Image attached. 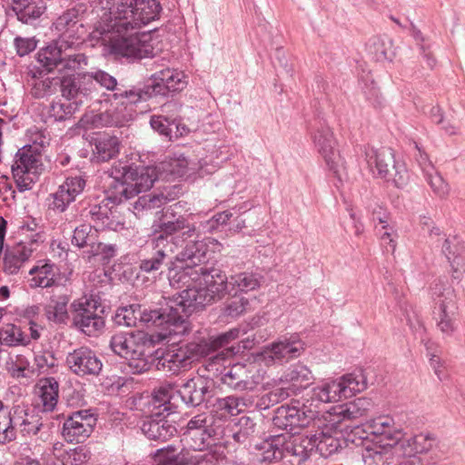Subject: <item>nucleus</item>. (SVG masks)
<instances>
[{
    "label": "nucleus",
    "mask_w": 465,
    "mask_h": 465,
    "mask_svg": "<svg viewBox=\"0 0 465 465\" xmlns=\"http://www.w3.org/2000/svg\"><path fill=\"white\" fill-rule=\"evenodd\" d=\"M197 232L194 223L184 214H176L167 208L158 223L153 224V232L141 254L139 268L152 273L167 269L175 262L173 254L178 246Z\"/></svg>",
    "instance_id": "f257e3e1"
},
{
    "label": "nucleus",
    "mask_w": 465,
    "mask_h": 465,
    "mask_svg": "<svg viewBox=\"0 0 465 465\" xmlns=\"http://www.w3.org/2000/svg\"><path fill=\"white\" fill-rule=\"evenodd\" d=\"M201 278H203L204 286L198 289L183 290L177 296H173L175 301V306L179 324L176 325L177 331L188 333L190 323L189 315L195 310L202 309L206 305L221 300L226 294L231 295L229 288V277L225 272L215 267H201Z\"/></svg>",
    "instance_id": "f03ea898"
},
{
    "label": "nucleus",
    "mask_w": 465,
    "mask_h": 465,
    "mask_svg": "<svg viewBox=\"0 0 465 465\" xmlns=\"http://www.w3.org/2000/svg\"><path fill=\"white\" fill-rule=\"evenodd\" d=\"M238 330H230L217 336L202 338L179 346H172L160 352L156 351L154 365L157 371L167 375L178 374L182 370H186L191 363L202 357H207L217 348L228 344L230 340L237 337Z\"/></svg>",
    "instance_id": "7ed1b4c3"
},
{
    "label": "nucleus",
    "mask_w": 465,
    "mask_h": 465,
    "mask_svg": "<svg viewBox=\"0 0 465 465\" xmlns=\"http://www.w3.org/2000/svg\"><path fill=\"white\" fill-rule=\"evenodd\" d=\"M175 301L173 298L165 299L164 304L159 309L147 310L142 309L140 304H131L120 307L113 316V322L117 326L135 327L138 322H143L147 325L159 327L161 331L158 335L161 340L171 341L173 336H182L184 332H180L176 329L179 324L176 316Z\"/></svg>",
    "instance_id": "20e7f679"
},
{
    "label": "nucleus",
    "mask_w": 465,
    "mask_h": 465,
    "mask_svg": "<svg viewBox=\"0 0 465 465\" xmlns=\"http://www.w3.org/2000/svg\"><path fill=\"white\" fill-rule=\"evenodd\" d=\"M161 11L157 0H115L109 7L107 29L136 31L158 19Z\"/></svg>",
    "instance_id": "39448f33"
},
{
    "label": "nucleus",
    "mask_w": 465,
    "mask_h": 465,
    "mask_svg": "<svg viewBox=\"0 0 465 465\" xmlns=\"http://www.w3.org/2000/svg\"><path fill=\"white\" fill-rule=\"evenodd\" d=\"M110 176L113 179L110 187L118 191L125 201L150 190L157 180V171L154 166L118 162L110 169Z\"/></svg>",
    "instance_id": "423d86ee"
},
{
    "label": "nucleus",
    "mask_w": 465,
    "mask_h": 465,
    "mask_svg": "<svg viewBox=\"0 0 465 465\" xmlns=\"http://www.w3.org/2000/svg\"><path fill=\"white\" fill-rule=\"evenodd\" d=\"M145 341L146 335L143 331H120L111 337L110 348L116 355L128 361V367L133 374H142L151 367L145 358Z\"/></svg>",
    "instance_id": "0eeeda50"
},
{
    "label": "nucleus",
    "mask_w": 465,
    "mask_h": 465,
    "mask_svg": "<svg viewBox=\"0 0 465 465\" xmlns=\"http://www.w3.org/2000/svg\"><path fill=\"white\" fill-rule=\"evenodd\" d=\"M366 161L373 173L388 182L391 181L397 188L408 184L410 174L406 165L395 159L391 148L371 149L366 152Z\"/></svg>",
    "instance_id": "6e6552de"
},
{
    "label": "nucleus",
    "mask_w": 465,
    "mask_h": 465,
    "mask_svg": "<svg viewBox=\"0 0 465 465\" xmlns=\"http://www.w3.org/2000/svg\"><path fill=\"white\" fill-rule=\"evenodd\" d=\"M311 138L318 153L323 158L329 170L341 181L345 173V161L337 150V141L330 126L320 122L311 132Z\"/></svg>",
    "instance_id": "1a4fd4ad"
},
{
    "label": "nucleus",
    "mask_w": 465,
    "mask_h": 465,
    "mask_svg": "<svg viewBox=\"0 0 465 465\" xmlns=\"http://www.w3.org/2000/svg\"><path fill=\"white\" fill-rule=\"evenodd\" d=\"M87 76L90 78L92 84H99L102 88L111 91L112 94H108V100L117 105H122L125 109L128 106L136 105L139 104V84L134 85H126L123 82H118L117 79L104 70H96L94 72H87Z\"/></svg>",
    "instance_id": "9d476101"
},
{
    "label": "nucleus",
    "mask_w": 465,
    "mask_h": 465,
    "mask_svg": "<svg viewBox=\"0 0 465 465\" xmlns=\"http://www.w3.org/2000/svg\"><path fill=\"white\" fill-rule=\"evenodd\" d=\"M151 79L152 84H139V104L158 95L166 96L169 93L182 91L186 86L184 74L174 69H163L153 74Z\"/></svg>",
    "instance_id": "9b49d317"
},
{
    "label": "nucleus",
    "mask_w": 465,
    "mask_h": 465,
    "mask_svg": "<svg viewBox=\"0 0 465 465\" xmlns=\"http://www.w3.org/2000/svg\"><path fill=\"white\" fill-rule=\"evenodd\" d=\"M433 293H438L435 299L433 319L439 330L450 336L458 326V306L455 292L451 287L441 288L436 284L433 288Z\"/></svg>",
    "instance_id": "f8f14e48"
},
{
    "label": "nucleus",
    "mask_w": 465,
    "mask_h": 465,
    "mask_svg": "<svg viewBox=\"0 0 465 465\" xmlns=\"http://www.w3.org/2000/svg\"><path fill=\"white\" fill-rule=\"evenodd\" d=\"M220 380L236 391H252L263 381V371L254 364L235 363L223 368Z\"/></svg>",
    "instance_id": "ddd939ff"
},
{
    "label": "nucleus",
    "mask_w": 465,
    "mask_h": 465,
    "mask_svg": "<svg viewBox=\"0 0 465 465\" xmlns=\"http://www.w3.org/2000/svg\"><path fill=\"white\" fill-rule=\"evenodd\" d=\"M175 395L187 407L207 404L215 395V382L209 377L197 375L182 383Z\"/></svg>",
    "instance_id": "4468645a"
},
{
    "label": "nucleus",
    "mask_w": 465,
    "mask_h": 465,
    "mask_svg": "<svg viewBox=\"0 0 465 465\" xmlns=\"http://www.w3.org/2000/svg\"><path fill=\"white\" fill-rule=\"evenodd\" d=\"M318 411L308 408L305 404L298 406L282 405L276 409L272 418L275 428L285 430L289 437L299 433V430L307 426L316 416Z\"/></svg>",
    "instance_id": "2eb2a0df"
},
{
    "label": "nucleus",
    "mask_w": 465,
    "mask_h": 465,
    "mask_svg": "<svg viewBox=\"0 0 465 465\" xmlns=\"http://www.w3.org/2000/svg\"><path fill=\"white\" fill-rule=\"evenodd\" d=\"M103 23L104 25L102 27L103 32L110 33L111 48L112 52L115 54H119L124 57L138 58L147 56L148 49L147 46L141 39V36L137 32L134 31H124L117 32L115 30H108L107 23L108 16L103 17Z\"/></svg>",
    "instance_id": "dca6fc26"
},
{
    "label": "nucleus",
    "mask_w": 465,
    "mask_h": 465,
    "mask_svg": "<svg viewBox=\"0 0 465 465\" xmlns=\"http://www.w3.org/2000/svg\"><path fill=\"white\" fill-rule=\"evenodd\" d=\"M96 421L91 409L74 411L64 420L62 435L67 442H84L93 433Z\"/></svg>",
    "instance_id": "f3484780"
},
{
    "label": "nucleus",
    "mask_w": 465,
    "mask_h": 465,
    "mask_svg": "<svg viewBox=\"0 0 465 465\" xmlns=\"http://www.w3.org/2000/svg\"><path fill=\"white\" fill-rule=\"evenodd\" d=\"M86 12L84 4H77L74 6L64 11L53 23V29L65 42H74L81 39L85 34L83 24V16Z\"/></svg>",
    "instance_id": "a211bd4d"
},
{
    "label": "nucleus",
    "mask_w": 465,
    "mask_h": 465,
    "mask_svg": "<svg viewBox=\"0 0 465 465\" xmlns=\"http://www.w3.org/2000/svg\"><path fill=\"white\" fill-rule=\"evenodd\" d=\"M59 82L62 96L70 101L69 104L76 105L77 109L87 102L95 91L87 73L66 75L59 78Z\"/></svg>",
    "instance_id": "6ab92c4d"
},
{
    "label": "nucleus",
    "mask_w": 465,
    "mask_h": 465,
    "mask_svg": "<svg viewBox=\"0 0 465 465\" xmlns=\"http://www.w3.org/2000/svg\"><path fill=\"white\" fill-rule=\"evenodd\" d=\"M86 187V180L82 175H70L65 178L57 190L50 194L53 199L50 209L57 213H64L69 205L76 200Z\"/></svg>",
    "instance_id": "aec40b11"
},
{
    "label": "nucleus",
    "mask_w": 465,
    "mask_h": 465,
    "mask_svg": "<svg viewBox=\"0 0 465 465\" xmlns=\"http://www.w3.org/2000/svg\"><path fill=\"white\" fill-rule=\"evenodd\" d=\"M170 415L160 411H152L143 420V433L153 440L166 441L177 434L175 421L169 419Z\"/></svg>",
    "instance_id": "412c9836"
},
{
    "label": "nucleus",
    "mask_w": 465,
    "mask_h": 465,
    "mask_svg": "<svg viewBox=\"0 0 465 465\" xmlns=\"http://www.w3.org/2000/svg\"><path fill=\"white\" fill-rule=\"evenodd\" d=\"M305 343L298 334L282 336L268 345L264 351L267 358L279 363L288 362L296 359L304 351Z\"/></svg>",
    "instance_id": "4be33fe9"
},
{
    "label": "nucleus",
    "mask_w": 465,
    "mask_h": 465,
    "mask_svg": "<svg viewBox=\"0 0 465 465\" xmlns=\"http://www.w3.org/2000/svg\"><path fill=\"white\" fill-rule=\"evenodd\" d=\"M69 369L78 376H96L103 368L102 361L94 351L86 347H81L70 352L66 357Z\"/></svg>",
    "instance_id": "5701e85b"
},
{
    "label": "nucleus",
    "mask_w": 465,
    "mask_h": 465,
    "mask_svg": "<svg viewBox=\"0 0 465 465\" xmlns=\"http://www.w3.org/2000/svg\"><path fill=\"white\" fill-rule=\"evenodd\" d=\"M191 239L189 238L178 246L183 248L178 253L173 254V261L193 268L207 267L205 264L209 251L207 243L196 238Z\"/></svg>",
    "instance_id": "b1692460"
},
{
    "label": "nucleus",
    "mask_w": 465,
    "mask_h": 465,
    "mask_svg": "<svg viewBox=\"0 0 465 465\" xmlns=\"http://www.w3.org/2000/svg\"><path fill=\"white\" fill-rule=\"evenodd\" d=\"M437 445V438L430 432L403 438L398 440L395 450L401 451L405 457H416L419 454H425L430 451Z\"/></svg>",
    "instance_id": "393cba45"
},
{
    "label": "nucleus",
    "mask_w": 465,
    "mask_h": 465,
    "mask_svg": "<svg viewBox=\"0 0 465 465\" xmlns=\"http://www.w3.org/2000/svg\"><path fill=\"white\" fill-rule=\"evenodd\" d=\"M37 241L20 242L6 249L3 260L4 271L8 274L17 273L22 265L28 261L36 250Z\"/></svg>",
    "instance_id": "a878e982"
},
{
    "label": "nucleus",
    "mask_w": 465,
    "mask_h": 465,
    "mask_svg": "<svg viewBox=\"0 0 465 465\" xmlns=\"http://www.w3.org/2000/svg\"><path fill=\"white\" fill-rule=\"evenodd\" d=\"M41 154L31 145L20 148L12 165L14 177L20 174H36L42 170Z\"/></svg>",
    "instance_id": "bb28decb"
},
{
    "label": "nucleus",
    "mask_w": 465,
    "mask_h": 465,
    "mask_svg": "<svg viewBox=\"0 0 465 465\" xmlns=\"http://www.w3.org/2000/svg\"><path fill=\"white\" fill-rule=\"evenodd\" d=\"M74 42H65L58 38L37 53V62L48 72L58 69L61 64L63 53L69 51L74 45Z\"/></svg>",
    "instance_id": "cd10ccee"
},
{
    "label": "nucleus",
    "mask_w": 465,
    "mask_h": 465,
    "mask_svg": "<svg viewBox=\"0 0 465 465\" xmlns=\"http://www.w3.org/2000/svg\"><path fill=\"white\" fill-rule=\"evenodd\" d=\"M167 271V276L172 287L176 289L184 287V290L199 288L194 286V284L201 280V273L199 272L202 271L201 267L193 268L185 264L178 267L176 262H174Z\"/></svg>",
    "instance_id": "c85d7f7f"
},
{
    "label": "nucleus",
    "mask_w": 465,
    "mask_h": 465,
    "mask_svg": "<svg viewBox=\"0 0 465 465\" xmlns=\"http://www.w3.org/2000/svg\"><path fill=\"white\" fill-rule=\"evenodd\" d=\"M442 252L450 263L452 277L459 279L465 271V247L462 242L457 236L446 238Z\"/></svg>",
    "instance_id": "c756f323"
},
{
    "label": "nucleus",
    "mask_w": 465,
    "mask_h": 465,
    "mask_svg": "<svg viewBox=\"0 0 465 465\" xmlns=\"http://www.w3.org/2000/svg\"><path fill=\"white\" fill-rule=\"evenodd\" d=\"M177 390L171 384L160 386L152 394V411H160L166 415L173 414L178 409Z\"/></svg>",
    "instance_id": "7c9ffc66"
},
{
    "label": "nucleus",
    "mask_w": 465,
    "mask_h": 465,
    "mask_svg": "<svg viewBox=\"0 0 465 465\" xmlns=\"http://www.w3.org/2000/svg\"><path fill=\"white\" fill-rule=\"evenodd\" d=\"M312 447L323 458H330L334 454L340 453L348 444L346 440L341 435H333L331 433L321 431L312 434Z\"/></svg>",
    "instance_id": "2f4dec72"
},
{
    "label": "nucleus",
    "mask_w": 465,
    "mask_h": 465,
    "mask_svg": "<svg viewBox=\"0 0 465 465\" xmlns=\"http://www.w3.org/2000/svg\"><path fill=\"white\" fill-rule=\"evenodd\" d=\"M58 273L59 270L54 262L49 260H40L29 271V274L32 276L30 286L32 288L52 287L55 284Z\"/></svg>",
    "instance_id": "473e14b6"
},
{
    "label": "nucleus",
    "mask_w": 465,
    "mask_h": 465,
    "mask_svg": "<svg viewBox=\"0 0 465 465\" xmlns=\"http://www.w3.org/2000/svg\"><path fill=\"white\" fill-rule=\"evenodd\" d=\"M153 457L155 465H198L201 460L200 458L191 456L183 450L178 452L173 444L156 450Z\"/></svg>",
    "instance_id": "72a5a7b5"
},
{
    "label": "nucleus",
    "mask_w": 465,
    "mask_h": 465,
    "mask_svg": "<svg viewBox=\"0 0 465 465\" xmlns=\"http://www.w3.org/2000/svg\"><path fill=\"white\" fill-rule=\"evenodd\" d=\"M124 199L119 193L118 191L114 190L110 194L105 196L101 202L90 204L88 207L84 209V215L89 218L94 223V226L97 227L104 218H106L107 214H113V205L121 203Z\"/></svg>",
    "instance_id": "f704fd0d"
},
{
    "label": "nucleus",
    "mask_w": 465,
    "mask_h": 465,
    "mask_svg": "<svg viewBox=\"0 0 465 465\" xmlns=\"http://www.w3.org/2000/svg\"><path fill=\"white\" fill-rule=\"evenodd\" d=\"M341 399H347L367 388V377L362 370H357L335 380Z\"/></svg>",
    "instance_id": "c9c22d12"
},
{
    "label": "nucleus",
    "mask_w": 465,
    "mask_h": 465,
    "mask_svg": "<svg viewBox=\"0 0 465 465\" xmlns=\"http://www.w3.org/2000/svg\"><path fill=\"white\" fill-rule=\"evenodd\" d=\"M262 276L252 272H242L232 274L229 277V288L231 295H237L240 292H249L257 290L262 283Z\"/></svg>",
    "instance_id": "e433bc0d"
},
{
    "label": "nucleus",
    "mask_w": 465,
    "mask_h": 465,
    "mask_svg": "<svg viewBox=\"0 0 465 465\" xmlns=\"http://www.w3.org/2000/svg\"><path fill=\"white\" fill-rule=\"evenodd\" d=\"M371 433L383 436L386 440L391 441L387 445L396 446L402 436V430L394 427V421L391 417H379L370 423Z\"/></svg>",
    "instance_id": "4c0bfd02"
},
{
    "label": "nucleus",
    "mask_w": 465,
    "mask_h": 465,
    "mask_svg": "<svg viewBox=\"0 0 465 465\" xmlns=\"http://www.w3.org/2000/svg\"><path fill=\"white\" fill-rule=\"evenodd\" d=\"M371 406L372 404L370 399L361 397L344 405H341L337 414L342 420H357L366 417Z\"/></svg>",
    "instance_id": "58836bf2"
},
{
    "label": "nucleus",
    "mask_w": 465,
    "mask_h": 465,
    "mask_svg": "<svg viewBox=\"0 0 465 465\" xmlns=\"http://www.w3.org/2000/svg\"><path fill=\"white\" fill-rule=\"evenodd\" d=\"M119 140L115 136L103 134L95 138L94 154L98 162H107L119 153Z\"/></svg>",
    "instance_id": "ea45409f"
},
{
    "label": "nucleus",
    "mask_w": 465,
    "mask_h": 465,
    "mask_svg": "<svg viewBox=\"0 0 465 465\" xmlns=\"http://www.w3.org/2000/svg\"><path fill=\"white\" fill-rule=\"evenodd\" d=\"M313 449L312 435L295 438L292 441L287 442L284 446L286 454L294 457L298 463L307 460Z\"/></svg>",
    "instance_id": "a19ab883"
},
{
    "label": "nucleus",
    "mask_w": 465,
    "mask_h": 465,
    "mask_svg": "<svg viewBox=\"0 0 465 465\" xmlns=\"http://www.w3.org/2000/svg\"><path fill=\"white\" fill-rule=\"evenodd\" d=\"M59 384L54 377L40 381V401L44 411H52L57 404Z\"/></svg>",
    "instance_id": "79ce46f5"
},
{
    "label": "nucleus",
    "mask_w": 465,
    "mask_h": 465,
    "mask_svg": "<svg viewBox=\"0 0 465 465\" xmlns=\"http://www.w3.org/2000/svg\"><path fill=\"white\" fill-rule=\"evenodd\" d=\"M310 399L311 406L314 405L315 408H318L319 403L335 402L341 400L335 381L313 388Z\"/></svg>",
    "instance_id": "37998d69"
},
{
    "label": "nucleus",
    "mask_w": 465,
    "mask_h": 465,
    "mask_svg": "<svg viewBox=\"0 0 465 465\" xmlns=\"http://www.w3.org/2000/svg\"><path fill=\"white\" fill-rule=\"evenodd\" d=\"M314 380L312 371L304 364L297 363L291 366L283 375V380L294 387L306 388Z\"/></svg>",
    "instance_id": "c03bdc74"
},
{
    "label": "nucleus",
    "mask_w": 465,
    "mask_h": 465,
    "mask_svg": "<svg viewBox=\"0 0 465 465\" xmlns=\"http://www.w3.org/2000/svg\"><path fill=\"white\" fill-rule=\"evenodd\" d=\"M255 422L247 416H242L229 430L232 440L239 444H245L255 432Z\"/></svg>",
    "instance_id": "a18cd8bd"
},
{
    "label": "nucleus",
    "mask_w": 465,
    "mask_h": 465,
    "mask_svg": "<svg viewBox=\"0 0 465 465\" xmlns=\"http://www.w3.org/2000/svg\"><path fill=\"white\" fill-rule=\"evenodd\" d=\"M423 174L427 183L437 196L443 198L449 194V184L431 163H429L423 167Z\"/></svg>",
    "instance_id": "49530a36"
},
{
    "label": "nucleus",
    "mask_w": 465,
    "mask_h": 465,
    "mask_svg": "<svg viewBox=\"0 0 465 465\" xmlns=\"http://www.w3.org/2000/svg\"><path fill=\"white\" fill-rule=\"evenodd\" d=\"M188 216L190 217V222L192 223L196 224L195 223L192 222V219H193L192 215L189 214ZM232 216H233V213L229 210L217 213L212 218H210L204 222H201L199 226L195 225L197 228V232L192 238H193V237L198 238L200 232L206 233V232H213L214 231H217L221 226L225 225Z\"/></svg>",
    "instance_id": "de8ad7c7"
},
{
    "label": "nucleus",
    "mask_w": 465,
    "mask_h": 465,
    "mask_svg": "<svg viewBox=\"0 0 465 465\" xmlns=\"http://www.w3.org/2000/svg\"><path fill=\"white\" fill-rule=\"evenodd\" d=\"M73 322L85 316H93L104 312V307L94 299H82L72 303Z\"/></svg>",
    "instance_id": "09e8293b"
},
{
    "label": "nucleus",
    "mask_w": 465,
    "mask_h": 465,
    "mask_svg": "<svg viewBox=\"0 0 465 465\" xmlns=\"http://www.w3.org/2000/svg\"><path fill=\"white\" fill-rule=\"evenodd\" d=\"M215 435V430H185L183 440L188 448L193 450H203L208 447L210 440Z\"/></svg>",
    "instance_id": "8fccbe9b"
},
{
    "label": "nucleus",
    "mask_w": 465,
    "mask_h": 465,
    "mask_svg": "<svg viewBox=\"0 0 465 465\" xmlns=\"http://www.w3.org/2000/svg\"><path fill=\"white\" fill-rule=\"evenodd\" d=\"M368 49L377 61L392 59L391 41L388 37L371 38L368 44Z\"/></svg>",
    "instance_id": "3c124183"
},
{
    "label": "nucleus",
    "mask_w": 465,
    "mask_h": 465,
    "mask_svg": "<svg viewBox=\"0 0 465 465\" xmlns=\"http://www.w3.org/2000/svg\"><path fill=\"white\" fill-rule=\"evenodd\" d=\"M59 83L58 77L35 79L32 84L30 94L36 99L50 96L56 92Z\"/></svg>",
    "instance_id": "603ef678"
},
{
    "label": "nucleus",
    "mask_w": 465,
    "mask_h": 465,
    "mask_svg": "<svg viewBox=\"0 0 465 465\" xmlns=\"http://www.w3.org/2000/svg\"><path fill=\"white\" fill-rule=\"evenodd\" d=\"M249 305V300L243 296L233 295L222 309L221 315L226 320L236 319L242 315Z\"/></svg>",
    "instance_id": "864d4df0"
},
{
    "label": "nucleus",
    "mask_w": 465,
    "mask_h": 465,
    "mask_svg": "<svg viewBox=\"0 0 465 465\" xmlns=\"http://www.w3.org/2000/svg\"><path fill=\"white\" fill-rule=\"evenodd\" d=\"M97 229H94L90 224H81L77 226L73 234L72 243L79 248L90 246L96 239Z\"/></svg>",
    "instance_id": "5fc2aeb1"
},
{
    "label": "nucleus",
    "mask_w": 465,
    "mask_h": 465,
    "mask_svg": "<svg viewBox=\"0 0 465 465\" xmlns=\"http://www.w3.org/2000/svg\"><path fill=\"white\" fill-rule=\"evenodd\" d=\"M76 110V105L69 103L53 102L48 107L47 118L54 122H63L69 119Z\"/></svg>",
    "instance_id": "6e6d98bb"
},
{
    "label": "nucleus",
    "mask_w": 465,
    "mask_h": 465,
    "mask_svg": "<svg viewBox=\"0 0 465 465\" xmlns=\"http://www.w3.org/2000/svg\"><path fill=\"white\" fill-rule=\"evenodd\" d=\"M163 193H147L140 196L134 203V209L137 212L158 208L168 201Z\"/></svg>",
    "instance_id": "4d7b16f0"
},
{
    "label": "nucleus",
    "mask_w": 465,
    "mask_h": 465,
    "mask_svg": "<svg viewBox=\"0 0 465 465\" xmlns=\"http://www.w3.org/2000/svg\"><path fill=\"white\" fill-rule=\"evenodd\" d=\"M17 424L16 418L12 417L10 411L0 414V444H5L16 438L15 427Z\"/></svg>",
    "instance_id": "13d9d810"
},
{
    "label": "nucleus",
    "mask_w": 465,
    "mask_h": 465,
    "mask_svg": "<svg viewBox=\"0 0 465 465\" xmlns=\"http://www.w3.org/2000/svg\"><path fill=\"white\" fill-rule=\"evenodd\" d=\"M0 343L9 347L24 343V333L20 327L6 324L0 330Z\"/></svg>",
    "instance_id": "bf43d9fd"
},
{
    "label": "nucleus",
    "mask_w": 465,
    "mask_h": 465,
    "mask_svg": "<svg viewBox=\"0 0 465 465\" xmlns=\"http://www.w3.org/2000/svg\"><path fill=\"white\" fill-rule=\"evenodd\" d=\"M73 322L76 328L89 336L101 331L104 326V320L100 314L85 316L84 318L81 317Z\"/></svg>",
    "instance_id": "052dcab7"
},
{
    "label": "nucleus",
    "mask_w": 465,
    "mask_h": 465,
    "mask_svg": "<svg viewBox=\"0 0 465 465\" xmlns=\"http://www.w3.org/2000/svg\"><path fill=\"white\" fill-rule=\"evenodd\" d=\"M46 7L43 1L30 0L25 8L17 15L19 21L24 24H30L39 18L45 11Z\"/></svg>",
    "instance_id": "680f3d73"
},
{
    "label": "nucleus",
    "mask_w": 465,
    "mask_h": 465,
    "mask_svg": "<svg viewBox=\"0 0 465 465\" xmlns=\"http://www.w3.org/2000/svg\"><path fill=\"white\" fill-rule=\"evenodd\" d=\"M87 64V57L81 53H71L64 51L61 60V64L58 68L59 71L63 70H77L82 68L83 65Z\"/></svg>",
    "instance_id": "e2e57ef3"
},
{
    "label": "nucleus",
    "mask_w": 465,
    "mask_h": 465,
    "mask_svg": "<svg viewBox=\"0 0 465 465\" xmlns=\"http://www.w3.org/2000/svg\"><path fill=\"white\" fill-rule=\"evenodd\" d=\"M91 458V452L84 446H78L66 451L65 465H83Z\"/></svg>",
    "instance_id": "0e129e2a"
},
{
    "label": "nucleus",
    "mask_w": 465,
    "mask_h": 465,
    "mask_svg": "<svg viewBox=\"0 0 465 465\" xmlns=\"http://www.w3.org/2000/svg\"><path fill=\"white\" fill-rule=\"evenodd\" d=\"M168 172L173 178H182L188 174L193 168L190 167V162L183 155L171 159L167 163Z\"/></svg>",
    "instance_id": "69168bd1"
},
{
    "label": "nucleus",
    "mask_w": 465,
    "mask_h": 465,
    "mask_svg": "<svg viewBox=\"0 0 465 465\" xmlns=\"http://www.w3.org/2000/svg\"><path fill=\"white\" fill-rule=\"evenodd\" d=\"M376 230L381 242L387 244L386 251L393 253L396 250V240L398 238L396 230L390 224L382 225L381 228L376 227Z\"/></svg>",
    "instance_id": "338daca9"
},
{
    "label": "nucleus",
    "mask_w": 465,
    "mask_h": 465,
    "mask_svg": "<svg viewBox=\"0 0 465 465\" xmlns=\"http://www.w3.org/2000/svg\"><path fill=\"white\" fill-rule=\"evenodd\" d=\"M68 301V297H61V301L55 302V305L54 306L53 310H49L46 312L48 320L58 323L64 322L68 317L66 310Z\"/></svg>",
    "instance_id": "774afa93"
}]
</instances>
